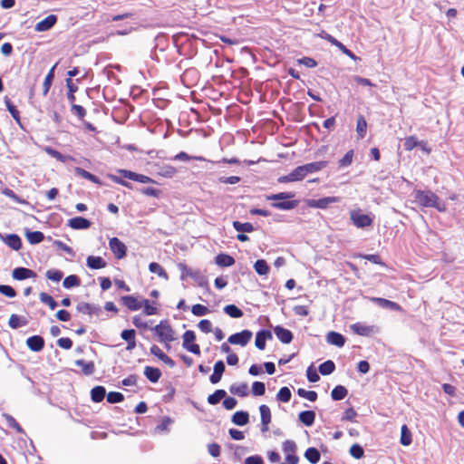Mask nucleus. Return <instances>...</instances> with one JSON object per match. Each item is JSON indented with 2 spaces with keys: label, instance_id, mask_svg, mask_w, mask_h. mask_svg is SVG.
Segmentation results:
<instances>
[{
  "label": "nucleus",
  "instance_id": "obj_12",
  "mask_svg": "<svg viewBox=\"0 0 464 464\" xmlns=\"http://www.w3.org/2000/svg\"><path fill=\"white\" fill-rule=\"evenodd\" d=\"M12 277L14 280L22 281L28 278H35L36 273L26 267H16L12 272Z\"/></svg>",
  "mask_w": 464,
  "mask_h": 464
},
{
  "label": "nucleus",
  "instance_id": "obj_19",
  "mask_svg": "<svg viewBox=\"0 0 464 464\" xmlns=\"http://www.w3.org/2000/svg\"><path fill=\"white\" fill-rule=\"evenodd\" d=\"M325 40L330 42L333 45L336 46L339 50H341L344 54H346L348 57H350L353 60H356L357 56L349 49H347L341 42H339L337 39H335L331 34H325V36H324Z\"/></svg>",
  "mask_w": 464,
  "mask_h": 464
},
{
  "label": "nucleus",
  "instance_id": "obj_38",
  "mask_svg": "<svg viewBox=\"0 0 464 464\" xmlns=\"http://www.w3.org/2000/svg\"><path fill=\"white\" fill-rule=\"evenodd\" d=\"M255 271L259 276H266L269 272V266L267 265L266 261L264 259H258L254 264Z\"/></svg>",
  "mask_w": 464,
  "mask_h": 464
},
{
  "label": "nucleus",
  "instance_id": "obj_62",
  "mask_svg": "<svg viewBox=\"0 0 464 464\" xmlns=\"http://www.w3.org/2000/svg\"><path fill=\"white\" fill-rule=\"evenodd\" d=\"M124 400V396L118 392H111L107 394V401L109 403H118Z\"/></svg>",
  "mask_w": 464,
  "mask_h": 464
},
{
  "label": "nucleus",
  "instance_id": "obj_41",
  "mask_svg": "<svg viewBox=\"0 0 464 464\" xmlns=\"http://www.w3.org/2000/svg\"><path fill=\"white\" fill-rule=\"evenodd\" d=\"M318 370L322 375H329L335 370V364L333 361L328 360L321 363Z\"/></svg>",
  "mask_w": 464,
  "mask_h": 464
},
{
  "label": "nucleus",
  "instance_id": "obj_11",
  "mask_svg": "<svg viewBox=\"0 0 464 464\" xmlns=\"http://www.w3.org/2000/svg\"><path fill=\"white\" fill-rule=\"evenodd\" d=\"M76 309L79 313L89 314V315H97L99 316L102 313V308L99 305L92 304L90 303L81 302L77 304Z\"/></svg>",
  "mask_w": 464,
  "mask_h": 464
},
{
  "label": "nucleus",
  "instance_id": "obj_15",
  "mask_svg": "<svg viewBox=\"0 0 464 464\" xmlns=\"http://www.w3.org/2000/svg\"><path fill=\"white\" fill-rule=\"evenodd\" d=\"M273 338L272 333L269 330H261L256 333L255 345L259 350H264L266 347V341Z\"/></svg>",
  "mask_w": 464,
  "mask_h": 464
},
{
  "label": "nucleus",
  "instance_id": "obj_49",
  "mask_svg": "<svg viewBox=\"0 0 464 464\" xmlns=\"http://www.w3.org/2000/svg\"><path fill=\"white\" fill-rule=\"evenodd\" d=\"M401 443L403 446H409L411 443V433L406 425H402L401 430Z\"/></svg>",
  "mask_w": 464,
  "mask_h": 464
},
{
  "label": "nucleus",
  "instance_id": "obj_39",
  "mask_svg": "<svg viewBox=\"0 0 464 464\" xmlns=\"http://www.w3.org/2000/svg\"><path fill=\"white\" fill-rule=\"evenodd\" d=\"M26 238L30 244L35 245L41 243L44 236L41 231H27Z\"/></svg>",
  "mask_w": 464,
  "mask_h": 464
},
{
  "label": "nucleus",
  "instance_id": "obj_43",
  "mask_svg": "<svg viewBox=\"0 0 464 464\" xmlns=\"http://www.w3.org/2000/svg\"><path fill=\"white\" fill-rule=\"evenodd\" d=\"M158 173L164 178L170 179L176 175L177 169L171 165H162L159 168Z\"/></svg>",
  "mask_w": 464,
  "mask_h": 464
},
{
  "label": "nucleus",
  "instance_id": "obj_18",
  "mask_svg": "<svg viewBox=\"0 0 464 464\" xmlns=\"http://www.w3.org/2000/svg\"><path fill=\"white\" fill-rule=\"evenodd\" d=\"M121 301L130 311H138L142 306V301H139L133 295H124Z\"/></svg>",
  "mask_w": 464,
  "mask_h": 464
},
{
  "label": "nucleus",
  "instance_id": "obj_54",
  "mask_svg": "<svg viewBox=\"0 0 464 464\" xmlns=\"http://www.w3.org/2000/svg\"><path fill=\"white\" fill-rule=\"evenodd\" d=\"M56 67V64L52 67V69L49 71L47 75L45 76L44 82V94H47L49 92V89L51 87L53 75H54V69Z\"/></svg>",
  "mask_w": 464,
  "mask_h": 464
},
{
  "label": "nucleus",
  "instance_id": "obj_31",
  "mask_svg": "<svg viewBox=\"0 0 464 464\" xmlns=\"http://www.w3.org/2000/svg\"><path fill=\"white\" fill-rule=\"evenodd\" d=\"M229 392L232 394L245 397L248 394V386L246 383H234L229 387Z\"/></svg>",
  "mask_w": 464,
  "mask_h": 464
},
{
  "label": "nucleus",
  "instance_id": "obj_21",
  "mask_svg": "<svg viewBox=\"0 0 464 464\" xmlns=\"http://www.w3.org/2000/svg\"><path fill=\"white\" fill-rule=\"evenodd\" d=\"M226 366L223 361H218L214 365V372L209 377L211 383L216 384L220 382L225 372Z\"/></svg>",
  "mask_w": 464,
  "mask_h": 464
},
{
  "label": "nucleus",
  "instance_id": "obj_59",
  "mask_svg": "<svg viewBox=\"0 0 464 464\" xmlns=\"http://www.w3.org/2000/svg\"><path fill=\"white\" fill-rule=\"evenodd\" d=\"M191 312L196 316H204L209 312V310L207 306L197 304L191 307Z\"/></svg>",
  "mask_w": 464,
  "mask_h": 464
},
{
  "label": "nucleus",
  "instance_id": "obj_47",
  "mask_svg": "<svg viewBox=\"0 0 464 464\" xmlns=\"http://www.w3.org/2000/svg\"><path fill=\"white\" fill-rule=\"evenodd\" d=\"M81 285L80 278L75 275L68 276L63 282V286L66 289L76 287Z\"/></svg>",
  "mask_w": 464,
  "mask_h": 464
},
{
  "label": "nucleus",
  "instance_id": "obj_45",
  "mask_svg": "<svg viewBox=\"0 0 464 464\" xmlns=\"http://www.w3.org/2000/svg\"><path fill=\"white\" fill-rule=\"evenodd\" d=\"M149 270L151 273L157 274L161 278H164L166 280L169 278L168 274L165 271V269L160 264H158L156 262H151L149 265Z\"/></svg>",
  "mask_w": 464,
  "mask_h": 464
},
{
  "label": "nucleus",
  "instance_id": "obj_51",
  "mask_svg": "<svg viewBox=\"0 0 464 464\" xmlns=\"http://www.w3.org/2000/svg\"><path fill=\"white\" fill-rule=\"evenodd\" d=\"M174 160H182V161H188L190 160H199V161H205L206 159L201 156H189L188 153L181 151L174 156Z\"/></svg>",
  "mask_w": 464,
  "mask_h": 464
},
{
  "label": "nucleus",
  "instance_id": "obj_57",
  "mask_svg": "<svg viewBox=\"0 0 464 464\" xmlns=\"http://www.w3.org/2000/svg\"><path fill=\"white\" fill-rule=\"evenodd\" d=\"M419 143L420 140L415 136H409L405 139L403 146L406 150L410 151L418 147Z\"/></svg>",
  "mask_w": 464,
  "mask_h": 464
},
{
  "label": "nucleus",
  "instance_id": "obj_1",
  "mask_svg": "<svg viewBox=\"0 0 464 464\" xmlns=\"http://www.w3.org/2000/svg\"><path fill=\"white\" fill-rule=\"evenodd\" d=\"M414 201L424 208H434L440 212L447 210L444 202L431 190L416 189L413 191Z\"/></svg>",
  "mask_w": 464,
  "mask_h": 464
},
{
  "label": "nucleus",
  "instance_id": "obj_63",
  "mask_svg": "<svg viewBox=\"0 0 464 464\" xmlns=\"http://www.w3.org/2000/svg\"><path fill=\"white\" fill-rule=\"evenodd\" d=\"M283 450L286 454H294L296 451V444L294 440H287L283 443Z\"/></svg>",
  "mask_w": 464,
  "mask_h": 464
},
{
  "label": "nucleus",
  "instance_id": "obj_56",
  "mask_svg": "<svg viewBox=\"0 0 464 464\" xmlns=\"http://www.w3.org/2000/svg\"><path fill=\"white\" fill-rule=\"evenodd\" d=\"M297 394L302 397L309 400L310 401H315L317 399V393L314 391H306L304 389H298Z\"/></svg>",
  "mask_w": 464,
  "mask_h": 464
},
{
  "label": "nucleus",
  "instance_id": "obj_24",
  "mask_svg": "<svg viewBox=\"0 0 464 464\" xmlns=\"http://www.w3.org/2000/svg\"><path fill=\"white\" fill-rule=\"evenodd\" d=\"M326 342L332 345L343 347L345 343V338L341 334L331 331L326 334Z\"/></svg>",
  "mask_w": 464,
  "mask_h": 464
},
{
  "label": "nucleus",
  "instance_id": "obj_61",
  "mask_svg": "<svg viewBox=\"0 0 464 464\" xmlns=\"http://www.w3.org/2000/svg\"><path fill=\"white\" fill-rule=\"evenodd\" d=\"M349 452L356 459L362 458L364 453L362 447L359 444L352 445Z\"/></svg>",
  "mask_w": 464,
  "mask_h": 464
},
{
  "label": "nucleus",
  "instance_id": "obj_26",
  "mask_svg": "<svg viewBox=\"0 0 464 464\" xmlns=\"http://www.w3.org/2000/svg\"><path fill=\"white\" fill-rule=\"evenodd\" d=\"M327 164H328V162L324 161V160L323 161H315V162L304 164V165H303V168L304 169L305 176H307L308 174L315 173V172L322 170L324 168H325L327 166Z\"/></svg>",
  "mask_w": 464,
  "mask_h": 464
},
{
  "label": "nucleus",
  "instance_id": "obj_10",
  "mask_svg": "<svg viewBox=\"0 0 464 464\" xmlns=\"http://www.w3.org/2000/svg\"><path fill=\"white\" fill-rule=\"evenodd\" d=\"M109 246L117 259H122L126 256L127 247L119 238H111L109 241Z\"/></svg>",
  "mask_w": 464,
  "mask_h": 464
},
{
  "label": "nucleus",
  "instance_id": "obj_4",
  "mask_svg": "<svg viewBox=\"0 0 464 464\" xmlns=\"http://www.w3.org/2000/svg\"><path fill=\"white\" fill-rule=\"evenodd\" d=\"M153 331L159 336L160 342L165 343L166 348L169 350L170 348L169 343L175 340L174 331L168 321H160L159 324H157Z\"/></svg>",
  "mask_w": 464,
  "mask_h": 464
},
{
  "label": "nucleus",
  "instance_id": "obj_22",
  "mask_svg": "<svg viewBox=\"0 0 464 464\" xmlns=\"http://www.w3.org/2000/svg\"><path fill=\"white\" fill-rule=\"evenodd\" d=\"M69 226L72 229H87L91 227V222L82 217H75L71 219H69Z\"/></svg>",
  "mask_w": 464,
  "mask_h": 464
},
{
  "label": "nucleus",
  "instance_id": "obj_29",
  "mask_svg": "<svg viewBox=\"0 0 464 464\" xmlns=\"http://www.w3.org/2000/svg\"><path fill=\"white\" fill-rule=\"evenodd\" d=\"M86 263L91 269H101L106 266V262L101 256H89Z\"/></svg>",
  "mask_w": 464,
  "mask_h": 464
},
{
  "label": "nucleus",
  "instance_id": "obj_52",
  "mask_svg": "<svg viewBox=\"0 0 464 464\" xmlns=\"http://www.w3.org/2000/svg\"><path fill=\"white\" fill-rule=\"evenodd\" d=\"M291 391L288 387H282L276 394V399L282 402H288L291 400Z\"/></svg>",
  "mask_w": 464,
  "mask_h": 464
},
{
  "label": "nucleus",
  "instance_id": "obj_53",
  "mask_svg": "<svg viewBox=\"0 0 464 464\" xmlns=\"http://www.w3.org/2000/svg\"><path fill=\"white\" fill-rule=\"evenodd\" d=\"M40 301L45 304H47L50 309L53 310L57 306L56 301L48 294L41 293L39 295Z\"/></svg>",
  "mask_w": 464,
  "mask_h": 464
},
{
  "label": "nucleus",
  "instance_id": "obj_25",
  "mask_svg": "<svg viewBox=\"0 0 464 464\" xmlns=\"http://www.w3.org/2000/svg\"><path fill=\"white\" fill-rule=\"evenodd\" d=\"M9 247L19 250L22 247L21 238L16 234H9L1 238Z\"/></svg>",
  "mask_w": 464,
  "mask_h": 464
},
{
  "label": "nucleus",
  "instance_id": "obj_16",
  "mask_svg": "<svg viewBox=\"0 0 464 464\" xmlns=\"http://www.w3.org/2000/svg\"><path fill=\"white\" fill-rule=\"evenodd\" d=\"M261 415V430L266 432L268 430V424L271 422V411L268 406L262 404L259 407Z\"/></svg>",
  "mask_w": 464,
  "mask_h": 464
},
{
  "label": "nucleus",
  "instance_id": "obj_32",
  "mask_svg": "<svg viewBox=\"0 0 464 464\" xmlns=\"http://www.w3.org/2000/svg\"><path fill=\"white\" fill-rule=\"evenodd\" d=\"M249 420V415L246 411H239L233 414L232 422L238 426L246 425Z\"/></svg>",
  "mask_w": 464,
  "mask_h": 464
},
{
  "label": "nucleus",
  "instance_id": "obj_48",
  "mask_svg": "<svg viewBox=\"0 0 464 464\" xmlns=\"http://www.w3.org/2000/svg\"><path fill=\"white\" fill-rule=\"evenodd\" d=\"M224 312L232 318H240L243 312L235 304H227L224 307Z\"/></svg>",
  "mask_w": 464,
  "mask_h": 464
},
{
  "label": "nucleus",
  "instance_id": "obj_40",
  "mask_svg": "<svg viewBox=\"0 0 464 464\" xmlns=\"http://www.w3.org/2000/svg\"><path fill=\"white\" fill-rule=\"evenodd\" d=\"M367 122L363 116L360 115L357 119L356 132L359 139L364 138L366 134Z\"/></svg>",
  "mask_w": 464,
  "mask_h": 464
},
{
  "label": "nucleus",
  "instance_id": "obj_60",
  "mask_svg": "<svg viewBox=\"0 0 464 464\" xmlns=\"http://www.w3.org/2000/svg\"><path fill=\"white\" fill-rule=\"evenodd\" d=\"M266 392V386L264 382H254L252 384V393L255 396H261Z\"/></svg>",
  "mask_w": 464,
  "mask_h": 464
},
{
  "label": "nucleus",
  "instance_id": "obj_35",
  "mask_svg": "<svg viewBox=\"0 0 464 464\" xmlns=\"http://www.w3.org/2000/svg\"><path fill=\"white\" fill-rule=\"evenodd\" d=\"M106 395V390L103 386H95L91 391V398L94 402L102 401Z\"/></svg>",
  "mask_w": 464,
  "mask_h": 464
},
{
  "label": "nucleus",
  "instance_id": "obj_33",
  "mask_svg": "<svg viewBox=\"0 0 464 464\" xmlns=\"http://www.w3.org/2000/svg\"><path fill=\"white\" fill-rule=\"evenodd\" d=\"M74 173L76 176L81 177L82 179H88L95 184H100V179L95 175L92 174L91 172L80 168L76 167L74 169Z\"/></svg>",
  "mask_w": 464,
  "mask_h": 464
},
{
  "label": "nucleus",
  "instance_id": "obj_6",
  "mask_svg": "<svg viewBox=\"0 0 464 464\" xmlns=\"http://www.w3.org/2000/svg\"><path fill=\"white\" fill-rule=\"evenodd\" d=\"M350 218L353 224L358 228H364L372 225V218L360 210H351Z\"/></svg>",
  "mask_w": 464,
  "mask_h": 464
},
{
  "label": "nucleus",
  "instance_id": "obj_58",
  "mask_svg": "<svg viewBox=\"0 0 464 464\" xmlns=\"http://www.w3.org/2000/svg\"><path fill=\"white\" fill-rule=\"evenodd\" d=\"M353 158V150H351L345 153V155L339 160V167L344 168L352 164Z\"/></svg>",
  "mask_w": 464,
  "mask_h": 464
},
{
  "label": "nucleus",
  "instance_id": "obj_37",
  "mask_svg": "<svg viewBox=\"0 0 464 464\" xmlns=\"http://www.w3.org/2000/svg\"><path fill=\"white\" fill-rule=\"evenodd\" d=\"M216 263L220 266H231L235 264V259L227 254H219L216 256Z\"/></svg>",
  "mask_w": 464,
  "mask_h": 464
},
{
  "label": "nucleus",
  "instance_id": "obj_36",
  "mask_svg": "<svg viewBox=\"0 0 464 464\" xmlns=\"http://www.w3.org/2000/svg\"><path fill=\"white\" fill-rule=\"evenodd\" d=\"M347 393L348 391L344 386L337 385L333 389L331 392V397L334 401H341L345 398Z\"/></svg>",
  "mask_w": 464,
  "mask_h": 464
},
{
  "label": "nucleus",
  "instance_id": "obj_14",
  "mask_svg": "<svg viewBox=\"0 0 464 464\" xmlns=\"http://www.w3.org/2000/svg\"><path fill=\"white\" fill-rule=\"evenodd\" d=\"M57 17L54 14H50L46 16L44 19L41 20L35 24L36 32H46L50 30L56 23Z\"/></svg>",
  "mask_w": 464,
  "mask_h": 464
},
{
  "label": "nucleus",
  "instance_id": "obj_9",
  "mask_svg": "<svg viewBox=\"0 0 464 464\" xmlns=\"http://www.w3.org/2000/svg\"><path fill=\"white\" fill-rule=\"evenodd\" d=\"M353 334L361 336H371L379 333V328L374 325H367L362 323H355L350 326Z\"/></svg>",
  "mask_w": 464,
  "mask_h": 464
},
{
  "label": "nucleus",
  "instance_id": "obj_28",
  "mask_svg": "<svg viewBox=\"0 0 464 464\" xmlns=\"http://www.w3.org/2000/svg\"><path fill=\"white\" fill-rule=\"evenodd\" d=\"M298 420L307 427L314 424L315 420V413L313 411H304L298 414Z\"/></svg>",
  "mask_w": 464,
  "mask_h": 464
},
{
  "label": "nucleus",
  "instance_id": "obj_34",
  "mask_svg": "<svg viewBox=\"0 0 464 464\" xmlns=\"http://www.w3.org/2000/svg\"><path fill=\"white\" fill-rule=\"evenodd\" d=\"M304 457L310 463L316 464L320 460L321 454L316 448L311 447L305 450Z\"/></svg>",
  "mask_w": 464,
  "mask_h": 464
},
{
  "label": "nucleus",
  "instance_id": "obj_8",
  "mask_svg": "<svg viewBox=\"0 0 464 464\" xmlns=\"http://www.w3.org/2000/svg\"><path fill=\"white\" fill-rule=\"evenodd\" d=\"M183 347L184 349H186L187 351L196 354V355H198L200 354V348L198 344L196 343H192L195 339H196V335H195V333L191 330H188L186 331L184 334H183Z\"/></svg>",
  "mask_w": 464,
  "mask_h": 464
},
{
  "label": "nucleus",
  "instance_id": "obj_3",
  "mask_svg": "<svg viewBox=\"0 0 464 464\" xmlns=\"http://www.w3.org/2000/svg\"><path fill=\"white\" fill-rule=\"evenodd\" d=\"M295 197L293 192H280L266 196V200L272 201L271 206L280 210H291L298 206V200H289Z\"/></svg>",
  "mask_w": 464,
  "mask_h": 464
},
{
  "label": "nucleus",
  "instance_id": "obj_46",
  "mask_svg": "<svg viewBox=\"0 0 464 464\" xmlns=\"http://www.w3.org/2000/svg\"><path fill=\"white\" fill-rule=\"evenodd\" d=\"M233 227L237 232H241V233H250V232L254 231V229H255L254 226L251 223H249V222L241 223L239 221H234Z\"/></svg>",
  "mask_w": 464,
  "mask_h": 464
},
{
  "label": "nucleus",
  "instance_id": "obj_64",
  "mask_svg": "<svg viewBox=\"0 0 464 464\" xmlns=\"http://www.w3.org/2000/svg\"><path fill=\"white\" fill-rule=\"evenodd\" d=\"M46 277L52 281L59 282L63 278V272L56 269H50L45 274Z\"/></svg>",
  "mask_w": 464,
  "mask_h": 464
},
{
  "label": "nucleus",
  "instance_id": "obj_30",
  "mask_svg": "<svg viewBox=\"0 0 464 464\" xmlns=\"http://www.w3.org/2000/svg\"><path fill=\"white\" fill-rule=\"evenodd\" d=\"M75 364L81 367L82 373L85 375H92L95 371L93 362H85L82 359H79L75 361Z\"/></svg>",
  "mask_w": 464,
  "mask_h": 464
},
{
  "label": "nucleus",
  "instance_id": "obj_23",
  "mask_svg": "<svg viewBox=\"0 0 464 464\" xmlns=\"http://www.w3.org/2000/svg\"><path fill=\"white\" fill-rule=\"evenodd\" d=\"M372 301L373 303H375L376 304H378L382 308H387V309H391L393 311H401V307L400 306V304H398L395 302L385 299V298L372 297Z\"/></svg>",
  "mask_w": 464,
  "mask_h": 464
},
{
  "label": "nucleus",
  "instance_id": "obj_20",
  "mask_svg": "<svg viewBox=\"0 0 464 464\" xmlns=\"http://www.w3.org/2000/svg\"><path fill=\"white\" fill-rule=\"evenodd\" d=\"M275 334L283 343H290L293 340V334L290 330L282 326H276L274 328Z\"/></svg>",
  "mask_w": 464,
  "mask_h": 464
},
{
  "label": "nucleus",
  "instance_id": "obj_17",
  "mask_svg": "<svg viewBox=\"0 0 464 464\" xmlns=\"http://www.w3.org/2000/svg\"><path fill=\"white\" fill-rule=\"evenodd\" d=\"M26 345L33 352H40L44 349V340L40 335H33L26 340Z\"/></svg>",
  "mask_w": 464,
  "mask_h": 464
},
{
  "label": "nucleus",
  "instance_id": "obj_42",
  "mask_svg": "<svg viewBox=\"0 0 464 464\" xmlns=\"http://www.w3.org/2000/svg\"><path fill=\"white\" fill-rule=\"evenodd\" d=\"M44 151L48 155H50L51 157L56 159L58 161H61V162H65L66 160L72 159L71 156L63 155L61 152H59L58 150H56L51 147H45Z\"/></svg>",
  "mask_w": 464,
  "mask_h": 464
},
{
  "label": "nucleus",
  "instance_id": "obj_44",
  "mask_svg": "<svg viewBox=\"0 0 464 464\" xmlns=\"http://www.w3.org/2000/svg\"><path fill=\"white\" fill-rule=\"evenodd\" d=\"M227 395L225 390H217L214 393L210 394L208 397V402L211 405L218 404L222 399H224Z\"/></svg>",
  "mask_w": 464,
  "mask_h": 464
},
{
  "label": "nucleus",
  "instance_id": "obj_50",
  "mask_svg": "<svg viewBox=\"0 0 464 464\" xmlns=\"http://www.w3.org/2000/svg\"><path fill=\"white\" fill-rule=\"evenodd\" d=\"M8 324L13 329H17L21 326H24L26 324V321L24 319H22L17 314H12L9 318Z\"/></svg>",
  "mask_w": 464,
  "mask_h": 464
},
{
  "label": "nucleus",
  "instance_id": "obj_13",
  "mask_svg": "<svg viewBox=\"0 0 464 464\" xmlns=\"http://www.w3.org/2000/svg\"><path fill=\"white\" fill-rule=\"evenodd\" d=\"M338 201V198L335 197H325L319 199H309L307 201V205L311 208H326L330 204L335 203Z\"/></svg>",
  "mask_w": 464,
  "mask_h": 464
},
{
  "label": "nucleus",
  "instance_id": "obj_27",
  "mask_svg": "<svg viewBox=\"0 0 464 464\" xmlns=\"http://www.w3.org/2000/svg\"><path fill=\"white\" fill-rule=\"evenodd\" d=\"M144 375L150 382L156 383L161 377V372L159 368L146 366L144 368Z\"/></svg>",
  "mask_w": 464,
  "mask_h": 464
},
{
  "label": "nucleus",
  "instance_id": "obj_5",
  "mask_svg": "<svg viewBox=\"0 0 464 464\" xmlns=\"http://www.w3.org/2000/svg\"><path fill=\"white\" fill-rule=\"evenodd\" d=\"M179 268L181 271V279L189 276L198 285V286L208 289V278L203 276L200 271L188 268L185 264L181 263L179 264Z\"/></svg>",
  "mask_w": 464,
  "mask_h": 464
},
{
  "label": "nucleus",
  "instance_id": "obj_7",
  "mask_svg": "<svg viewBox=\"0 0 464 464\" xmlns=\"http://www.w3.org/2000/svg\"><path fill=\"white\" fill-rule=\"evenodd\" d=\"M252 332L249 330H243L239 333H236L230 335L227 339V342L231 344L240 345L242 347L246 346L252 338Z\"/></svg>",
  "mask_w": 464,
  "mask_h": 464
},
{
  "label": "nucleus",
  "instance_id": "obj_55",
  "mask_svg": "<svg viewBox=\"0 0 464 464\" xmlns=\"http://www.w3.org/2000/svg\"><path fill=\"white\" fill-rule=\"evenodd\" d=\"M290 175L292 177V180L294 181L303 180L306 177L303 165L296 167L290 172Z\"/></svg>",
  "mask_w": 464,
  "mask_h": 464
},
{
  "label": "nucleus",
  "instance_id": "obj_2",
  "mask_svg": "<svg viewBox=\"0 0 464 464\" xmlns=\"http://www.w3.org/2000/svg\"><path fill=\"white\" fill-rule=\"evenodd\" d=\"M118 173H120L121 175V177H118L116 175H113V174H110L108 175V178L112 180L113 182L117 183V184H120L123 187H126L128 188H132V185L124 180L122 178L124 179H129L130 180H134V181H137V182H140V183H142V184H148V183H154L155 181L146 176V175H143V174H138L136 172H133V171H130V170H127V169H118Z\"/></svg>",
  "mask_w": 464,
  "mask_h": 464
}]
</instances>
